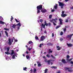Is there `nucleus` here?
<instances>
[{
    "instance_id": "f257e3e1",
    "label": "nucleus",
    "mask_w": 73,
    "mask_h": 73,
    "mask_svg": "<svg viewBox=\"0 0 73 73\" xmlns=\"http://www.w3.org/2000/svg\"><path fill=\"white\" fill-rule=\"evenodd\" d=\"M13 40H15V37H13V38H11H11H9V45H11L12 44V42H13Z\"/></svg>"
},
{
    "instance_id": "f03ea898",
    "label": "nucleus",
    "mask_w": 73,
    "mask_h": 73,
    "mask_svg": "<svg viewBox=\"0 0 73 73\" xmlns=\"http://www.w3.org/2000/svg\"><path fill=\"white\" fill-rule=\"evenodd\" d=\"M64 69L65 70H68V72H72L73 71L72 70V68H68L67 67H65L64 68Z\"/></svg>"
},
{
    "instance_id": "7ed1b4c3",
    "label": "nucleus",
    "mask_w": 73,
    "mask_h": 73,
    "mask_svg": "<svg viewBox=\"0 0 73 73\" xmlns=\"http://www.w3.org/2000/svg\"><path fill=\"white\" fill-rule=\"evenodd\" d=\"M59 5V6L61 7V8H63V7L64 5H65V4H64L62 2H58Z\"/></svg>"
},
{
    "instance_id": "20e7f679",
    "label": "nucleus",
    "mask_w": 73,
    "mask_h": 73,
    "mask_svg": "<svg viewBox=\"0 0 73 73\" xmlns=\"http://www.w3.org/2000/svg\"><path fill=\"white\" fill-rule=\"evenodd\" d=\"M0 19L1 20H0V24L4 25L5 24V23L2 21L3 20V18H2L1 16H0Z\"/></svg>"
},
{
    "instance_id": "39448f33",
    "label": "nucleus",
    "mask_w": 73,
    "mask_h": 73,
    "mask_svg": "<svg viewBox=\"0 0 73 73\" xmlns=\"http://www.w3.org/2000/svg\"><path fill=\"white\" fill-rule=\"evenodd\" d=\"M36 8L37 9L40 10L41 11L42 9V5H40L39 6H37Z\"/></svg>"
},
{
    "instance_id": "423d86ee",
    "label": "nucleus",
    "mask_w": 73,
    "mask_h": 73,
    "mask_svg": "<svg viewBox=\"0 0 73 73\" xmlns=\"http://www.w3.org/2000/svg\"><path fill=\"white\" fill-rule=\"evenodd\" d=\"M58 20V19L57 18H55V19H52V20H50V22H52L53 21H54L55 23H57V21Z\"/></svg>"
},
{
    "instance_id": "0eeeda50",
    "label": "nucleus",
    "mask_w": 73,
    "mask_h": 73,
    "mask_svg": "<svg viewBox=\"0 0 73 73\" xmlns=\"http://www.w3.org/2000/svg\"><path fill=\"white\" fill-rule=\"evenodd\" d=\"M45 25H46V26L47 27V26H49V27H50L51 26V23H46V21H44Z\"/></svg>"
},
{
    "instance_id": "6e6552de",
    "label": "nucleus",
    "mask_w": 73,
    "mask_h": 73,
    "mask_svg": "<svg viewBox=\"0 0 73 73\" xmlns=\"http://www.w3.org/2000/svg\"><path fill=\"white\" fill-rule=\"evenodd\" d=\"M73 35V34H71L70 35H68L67 37L70 40H71L72 36Z\"/></svg>"
},
{
    "instance_id": "1a4fd4ad",
    "label": "nucleus",
    "mask_w": 73,
    "mask_h": 73,
    "mask_svg": "<svg viewBox=\"0 0 73 73\" xmlns=\"http://www.w3.org/2000/svg\"><path fill=\"white\" fill-rule=\"evenodd\" d=\"M41 41H43L44 39L45 38V36H42L41 37Z\"/></svg>"
},
{
    "instance_id": "9d476101",
    "label": "nucleus",
    "mask_w": 73,
    "mask_h": 73,
    "mask_svg": "<svg viewBox=\"0 0 73 73\" xmlns=\"http://www.w3.org/2000/svg\"><path fill=\"white\" fill-rule=\"evenodd\" d=\"M53 52V51L51 50V49H49L48 52V54H50V53H52Z\"/></svg>"
},
{
    "instance_id": "9b49d317",
    "label": "nucleus",
    "mask_w": 73,
    "mask_h": 73,
    "mask_svg": "<svg viewBox=\"0 0 73 73\" xmlns=\"http://www.w3.org/2000/svg\"><path fill=\"white\" fill-rule=\"evenodd\" d=\"M37 63L38 64V67H40V66H41V64H40V63L39 62H37Z\"/></svg>"
},
{
    "instance_id": "f8f14e48",
    "label": "nucleus",
    "mask_w": 73,
    "mask_h": 73,
    "mask_svg": "<svg viewBox=\"0 0 73 73\" xmlns=\"http://www.w3.org/2000/svg\"><path fill=\"white\" fill-rule=\"evenodd\" d=\"M72 59H73L72 58H71L70 59H69V58H67L66 59V60H67V62H70V61H72Z\"/></svg>"
},
{
    "instance_id": "ddd939ff",
    "label": "nucleus",
    "mask_w": 73,
    "mask_h": 73,
    "mask_svg": "<svg viewBox=\"0 0 73 73\" xmlns=\"http://www.w3.org/2000/svg\"><path fill=\"white\" fill-rule=\"evenodd\" d=\"M59 21L60 22V25H61L62 24V21H63L62 20V19H59Z\"/></svg>"
},
{
    "instance_id": "4468645a",
    "label": "nucleus",
    "mask_w": 73,
    "mask_h": 73,
    "mask_svg": "<svg viewBox=\"0 0 73 73\" xmlns=\"http://www.w3.org/2000/svg\"><path fill=\"white\" fill-rule=\"evenodd\" d=\"M44 24L42 23V25H41V27H43V28H44V29L45 28V25H45V22H44Z\"/></svg>"
},
{
    "instance_id": "2eb2a0df",
    "label": "nucleus",
    "mask_w": 73,
    "mask_h": 73,
    "mask_svg": "<svg viewBox=\"0 0 73 73\" xmlns=\"http://www.w3.org/2000/svg\"><path fill=\"white\" fill-rule=\"evenodd\" d=\"M62 62H63V63H64V64L66 63V62L65 61V59H62Z\"/></svg>"
},
{
    "instance_id": "dca6fc26",
    "label": "nucleus",
    "mask_w": 73,
    "mask_h": 73,
    "mask_svg": "<svg viewBox=\"0 0 73 73\" xmlns=\"http://www.w3.org/2000/svg\"><path fill=\"white\" fill-rule=\"evenodd\" d=\"M41 12H42V13H45L46 12V10L44 9L43 10H41Z\"/></svg>"
},
{
    "instance_id": "f3484780",
    "label": "nucleus",
    "mask_w": 73,
    "mask_h": 73,
    "mask_svg": "<svg viewBox=\"0 0 73 73\" xmlns=\"http://www.w3.org/2000/svg\"><path fill=\"white\" fill-rule=\"evenodd\" d=\"M67 46H68L69 47H72V44H68V43H67Z\"/></svg>"
},
{
    "instance_id": "a211bd4d",
    "label": "nucleus",
    "mask_w": 73,
    "mask_h": 73,
    "mask_svg": "<svg viewBox=\"0 0 73 73\" xmlns=\"http://www.w3.org/2000/svg\"><path fill=\"white\" fill-rule=\"evenodd\" d=\"M61 16L62 17H65V16H66L67 15L65 14H61Z\"/></svg>"
},
{
    "instance_id": "6ab92c4d",
    "label": "nucleus",
    "mask_w": 73,
    "mask_h": 73,
    "mask_svg": "<svg viewBox=\"0 0 73 73\" xmlns=\"http://www.w3.org/2000/svg\"><path fill=\"white\" fill-rule=\"evenodd\" d=\"M57 48H58L57 49V50H60L61 49V48L60 47H59V46H56Z\"/></svg>"
},
{
    "instance_id": "aec40b11",
    "label": "nucleus",
    "mask_w": 73,
    "mask_h": 73,
    "mask_svg": "<svg viewBox=\"0 0 73 73\" xmlns=\"http://www.w3.org/2000/svg\"><path fill=\"white\" fill-rule=\"evenodd\" d=\"M51 68H52V69H57V66H52L51 67Z\"/></svg>"
},
{
    "instance_id": "412c9836",
    "label": "nucleus",
    "mask_w": 73,
    "mask_h": 73,
    "mask_svg": "<svg viewBox=\"0 0 73 73\" xmlns=\"http://www.w3.org/2000/svg\"><path fill=\"white\" fill-rule=\"evenodd\" d=\"M14 54V50H11V55H13Z\"/></svg>"
},
{
    "instance_id": "4be33fe9",
    "label": "nucleus",
    "mask_w": 73,
    "mask_h": 73,
    "mask_svg": "<svg viewBox=\"0 0 73 73\" xmlns=\"http://www.w3.org/2000/svg\"><path fill=\"white\" fill-rule=\"evenodd\" d=\"M57 4H56V5L54 6V8L56 9H57Z\"/></svg>"
},
{
    "instance_id": "5701e85b",
    "label": "nucleus",
    "mask_w": 73,
    "mask_h": 73,
    "mask_svg": "<svg viewBox=\"0 0 73 73\" xmlns=\"http://www.w3.org/2000/svg\"><path fill=\"white\" fill-rule=\"evenodd\" d=\"M5 34H6L7 36L8 37V33H7V32L6 31H5Z\"/></svg>"
},
{
    "instance_id": "b1692460",
    "label": "nucleus",
    "mask_w": 73,
    "mask_h": 73,
    "mask_svg": "<svg viewBox=\"0 0 73 73\" xmlns=\"http://www.w3.org/2000/svg\"><path fill=\"white\" fill-rule=\"evenodd\" d=\"M50 62H51L50 60H48L47 61V62H48V65H50Z\"/></svg>"
},
{
    "instance_id": "393cba45",
    "label": "nucleus",
    "mask_w": 73,
    "mask_h": 73,
    "mask_svg": "<svg viewBox=\"0 0 73 73\" xmlns=\"http://www.w3.org/2000/svg\"><path fill=\"white\" fill-rule=\"evenodd\" d=\"M37 71V70H36V68H34L33 69V73H36V72Z\"/></svg>"
},
{
    "instance_id": "a878e982",
    "label": "nucleus",
    "mask_w": 73,
    "mask_h": 73,
    "mask_svg": "<svg viewBox=\"0 0 73 73\" xmlns=\"http://www.w3.org/2000/svg\"><path fill=\"white\" fill-rule=\"evenodd\" d=\"M9 52L8 51L5 52V53L6 54H7L8 55V54H10V53H9Z\"/></svg>"
},
{
    "instance_id": "bb28decb",
    "label": "nucleus",
    "mask_w": 73,
    "mask_h": 73,
    "mask_svg": "<svg viewBox=\"0 0 73 73\" xmlns=\"http://www.w3.org/2000/svg\"><path fill=\"white\" fill-rule=\"evenodd\" d=\"M48 72V69L46 68L44 70V73H46Z\"/></svg>"
},
{
    "instance_id": "cd10ccee",
    "label": "nucleus",
    "mask_w": 73,
    "mask_h": 73,
    "mask_svg": "<svg viewBox=\"0 0 73 73\" xmlns=\"http://www.w3.org/2000/svg\"><path fill=\"white\" fill-rule=\"evenodd\" d=\"M12 27H13V28H14V29H15V28H16V26H15V25H13L12 26Z\"/></svg>"
},
{
    "instance_id": "c85d7f7f",
    "label": "nucleus",
    "mask_w": 73,
    "mask_h": 73,
    "mask_svg": "<svg viewBox=\"0 0 73 73\" xmlns=\"http://www.w3.org/2000/svg\"><path fill=\"white\" fill-rule=\"evenodd\" d=\"M26 57L27 60H29V56L28 55H26Z\"/></svg>"
},
{
    "instance_id": "c756f323",
    "label": "nucleus",
    "mask_w": 73,
    "mask_h": 73,
    "mask_svg": "<svg viewBox=\"0 0 73 73\" xmlns=\"http://www.w3.org/2000/svg\"><path fill=\"white\" fill-rule=\"evenodd\" d=\"M54 21H53L52 22H51V23H52L54 25V26H56V23H54V22H53Z\"/></svg>"
},
{
    "instance_id": "7c9ffc66",
    "label": "nucleus",
    "mask_w": 73,
    "mask_h": 73,
    "mask_svg": "<svg viewBox=\"0 0 73 73\" xmlns=\"http://www.w3.org/2000/svg\"><path fill=\"white\" fill-rule=\"evenodd\" d=\"M13 20V17L12 16H11V19L10 21H12Z\"/></svg>"
},
{
    "instance_id": "2f4dec72",
    "label": "nucleus",
    "mask_w": 73,
    "mask_h": 73,
    "mask_svg": "<svg viewBox=\"0 0 73 73\" xmlns=\"http://www.w3.org/2000/svg\"><path fill=\"white\" fill-rule=\"evenodd\" d=\"M37 13H40V10L37 9Z\"/></svg>"
},
{
    "instance_id": "473e14b6",
    "label": "nucleus",
    "mask_w": 73,
    "mask_h": 73,
    "mask_svg": "<svg viewBox=\"0 0 73 73\" xmlns=\"http://www.w3.org/2000/svg\"><path fill=\"white\" fill-rule=\"evenodd\" d=\"M29 44H31L33 43L31 41H30L29 42Z\"/></svg>"
},
{
    "instance_id": "72a5a7b5",
    "label": "nucleus",
    "mask_w": 73,
    "mask_h": 73,
    "mask_svg": "<svg viewBox=\"0 0 73 73\" xmlns=\"http://www.w3.org/2000/svg\"><path fill=\"white\" fill-rule=\"evenodd\" d=\"M18 26H19V27H21V24L20 23H19L17 24Z\"/></svg>"
},
{
    "instance_id": "f704fd0d",
    "label": "nucleus",
    "mask_w": 73,
    "mask_h": 73,
    "mask_svg": "<svg viewBox=\"0 0 73 73\" xmlns=\"http://www.w3.org/2000/svg\"><path fill=\"white\" fill-rule=\"evenodd\" d=\"M7 52H9V47H8L7 48Z\"/></svg>"
},
{
    "instance_id": "c9c22d12",
    "label": "nucleus",
    "mask_w": 73,
    "mask_h": 73,
    "mask_svg": "<svg viewBox=\"0 0 73 73\" xmlns=\"http://www.w3.org/2000/svg\"><path fill=\"white\" fill-rule=\"evenodd\" d=\"M49 19H52V15H50L49 16Z\"/></svg>"
},
{
    "instance_id": "e433bc0d",
    "label": "nucleus",
    "mask_w": 73,
    "mask_h": 73,
    "mask_svg": "<svg viewBox=\"0 0 73 73\" xmlns=\"http://www.w3.org/2000/svg\"><path fill=\"white\" fill-rule=\"evenodd\" d=\"M4 30H6V31H8L9 30V29H7L5 28H4Z\"/></svg>"
},
{
    "instance_id": "4c0bfd02",
    "label": "nucleus",
    "mask_w": 73,
    "mask_h": 73,
    "mask_svg": "<svg viewBox=\"0 0 73 73\" xmlns=\"http://www.w3.org/2000/svg\"><path fill=\"white\" fill-rule=\"evenodd\" d=\"M51 57H52V58H53V59H55V58H55V57H54V56H53V55H51Z\"/></svg>"
},
{
    "instance_id": "58836bf2",
    "label": "nucleus",
    "mask_w": 73,
    "mask_h": 73,
    "mask_svg": "<svg viewBox=\"0 0 73 73\" xmlns=\"http://www.w3.org/2000/svg\"><path fill=\"white\" fill-rule=\"evenodd\" d=\"M27 69V67H25L23 68V70H26V71H27V70H26Z\"/></svg>"
},
{
    "instance_id": "ea45409f",
    "label": "nucleus",
    "mask_w": 73,
    "mask_h": 73,
    "mask_svg": "<svg viewBox=\"0 0 73 73\" xmlns=\"http://www.w3.org/2000/svg\"><path fill=\"white\" fill-rule=\"evenodd\" d=\"M46 56L48 57V58H50V56L49 54H47Z\"/></svg>"
},
{
    "instance_id": "a19ab883",
    "label": "nucleus",
    "mask_w": 73,
    "mask_h": 73,
    "mask_svg": "<svg viewBox=\"0 0 73 73\" xmlns=\"http://www.w3.org/2000/svg\"><path fill=\"white\" fill-rule=\"evenodd\" d=\"M12 57L13 58V59H15V55H13Z\"/></svg>"
},
{
    "instance_id": "79ce46f5",
    "label": "nucleus",
    "mask_w": 73,
    "mask_h": 73,
    "mask_svg": "<svg viewBox=\"0 0 73 73\" xmlns=\"http://www.w3.org/2000/svg\"><path fill=\"white\" fill-rule=\"evenodd\" d=\"M15 20L17 23H19V21H18V20H17L16 19H15Z\"/></svg>"
},
{
    "instance_id": "37998d69",
    "label": "nucleus",
    "mask_w": 73,
    "mask_h": 73,
    "mask_svg": "<svg viewBox=\"0 0 73 73\" xmlns=\"http://www.w3.org/2000/svg\"><path fill=\"white\" fill-rule=\"evenodd\" d=\"M63 35V32L62 31H61L60 33V35L61 36H62Z\"/></svg>"
},
{
    "instance_id": "c03bdc74",
    "label": "nucleus",
    "mask_w": 73,
    "mask_h": 73,
    "mask_svg": "<svg viewBox=\"0 0 73 73\" xmlns=\"http://www.w3.org/2000/svg\"><path fill=\"white\" fill-rule=\"evenodd\" d=\"M40 22H41V23H42V22L43 21V19H40Z\"/></svg>"
},
{
    "instance_id": "a18cd8bd",
    "label": "nucleus",
    "mask_w": 73,
    "mask_h": 73,
    "mask_svg": "<svg viewBox=\"0 0 73 73\" xmlns=\"http://www.w3.org/2000/svg\"><path fill=\"white\" fill-rule=\"evenodd\" d=\"M63 40H64V39H63V38H60V41H63Z\"/></svg>"
},
{
    "instance_id": "49530a36",
    "label": "nucleus",
    "mask_w": 73,
    "mask_h": 73,
    "mask_svg": "<svg viewBox=\"0 0 73 73\" xmlns=\"http://www.w3.org/2000/svg\"><path fill=\"white\" fill-rule=\"evenodd\" d=\"M32 48H30V47H29L28 48V50H29V51H31V49H32Z\"/></svg>"
},
{
    "instance_id": "de8ad7c7",
    "label": "nucleus",
    "mask_w": 73,
    "mask_h": 73,
    "mask_svg": "<svg viewBox=\"0 0 73 73\" xmlns=\"http://www.w3.org/2000/svg\"><path fill=\"white\" fill-rule=\"evenodd\" d=\"M35 38L36 39V40H37L38 39V38L37 36H35Z\"/></svg>"
},
{
    "instance_id": "09e8293b",
    "label": "nucleus",
    "mask_w": 73,
    "mask_h": 73,
    "mask_svg": "<svg viewBox=\"0 0 73 73\" xmlns=\"http://www.w3.org/2000/svg\"><path fill=\"white\" fill-rule=\"evenodd\" d=\"M70 57V56H69V55H67L66 56L67 58H69Z\"/></svg>"
},
{
    "instance_id": "8fccbe9b",
    "label": "nucleus",
    "mask_w": 73,
    "mask_h": 73,
    "mask_svg": "<svg viewBox=\"0 0 73 73\" xmlns=\"http://www.w3.org/2000/svg\"><path fill=\"white\" fill-rule=\"evenodd\" d=\"M60 26H56V29H58V28H60Z\"/></svg>"
},
{
    "instance_id": "3c124183",
    "label": "nucleus",
    "mask_w": 73,
    "mask_h": 73,
    "mask_svg": "<svg viewBox=\"0 0 73 73\" xmlns=\"http://www.w3.org/2000/svg\"><path fill=\"white\" fill-rule=\"evenodd\" d=\"M64 32H66V29L64 28Z\"/></svg>"
},
{
    "instance_id": "603ef678",
    "label": "nucleus",
    "mask_w": 73,
    "mask_h": 73,
    "mask_svg": "<svg viewBox=\"0 0 73 73\" xmlns=\"http://www.w3.org/2000/svg\"><path fill=\"white\" fill-rule=\"evenodd\" d=\"M64 12H65V11H62V15H63L64 14Z\"/></svg>"
},
{
    "instance_id": "864d4df0",
    "label": "nucleus",
    "mask_w": 73,
    "mask_h": 73,
    "mask_svg": "<svg viewBox=\"0 0 73 73\" xmlns=\"http://www.w3.org/2000/svg\"><path fill=\"white\" fill-rule=\"evenodd\" d=\"M50 61H52V62H54V60H50Z\"/></svg>"
},
{
    "instance_id": "5fc2aeb1",
    "label": "nucleus",
    "mask_w": 73,
    "mask_h": 73,
    "mask_svg": "<svg viewBox=\"0 0 73 73\" xmlns=\"http://www.w3.org/2000/svg\"><path fill=\"white\" fill-rule=\"evenodd\" d=\"M30 71L31 72H33V69H32V68H31Z\"/></svg>"
},
{
    "instance_id": "6e6d98bb",
    "label": "nucleus",
    "mask_w": 73,
    "mask_h": 73,
    "mask_svg": "<svg viewBox=\"0 0 73 73\" xmlns=\"http://www.w3.org/2000/svg\"><path fill=\"white\" fill-rule=\"evenodd\" d=\"M54 11V10L52 9V10H51V12H53Z\"/></svg>"
},
{
    "instance_id": "4d7b16f0",
    "label": "nucleus",
    "mask_w": 73,
    "mask_h": 73,
    "mask_svg": "<svg viewBox=\"0 0 73 73\" xmlns=\"http://www.w3.org/2000/svg\"><path fill=\"white\" fill-rule=\"evenodd\" d=\"M65 22L66 23H68V20L67 19L65 21Z\"/></svg>"
},
{
    "instance_id": "13d9d810",
    "label": "nucleus",
    "mask_w": 73,
    "mask_h": 73,
    "mask_svg": "<svg viewBox=\"0 0 73 73\" xmlns=\"http://www.w3.org/2000/svg\"><path fill=\"white\" fill-rule=\"evenodd\" d=\"M20 26H19V27H18L17 29L18 30H19V29H20Z\"/></svg>"
},
{
    "instance_id": "bf43d9fd",
    "label": "nucleus",
    "mask_w": 73,
    "mask_h": 73,
    "mask_svg": "<svg viewBox=\"0 0 73 73\" xmlns=\"http://www.w3.org/2000/svg\"><path fill=\"white\" fill-rule=\"evenodd\" d=\"M40 31H41H41H42V27H41V28L40 29Z\"/></svg>"
},
{
    "instance_id": "052dcab7",
    "label": "nucleus",
    "mask_w": 73,
    "mask_h": 73,
    "mask_svg": "<svg viewBox=\"0 0 73 73\" xmlns=\"http://www.w3.org/2000/svg\"><path fill=\"white\" fill-rule=\"evenodd\" d=\"M70 64H73V62L72 61H71Z\"/></svg>"
},
{
    "instance_id": "680f3d73",
    "label": "nucleus",
    "mask_w": 73,
    "mask_h": 73,
    "mask_svg": "<svg viewBox=\"0 0 73 73\" xmlns=\"http://www.w3.org/2000/svg\"><path fill=\"white\" fill-rule=\"evenodd\" d=\"M52 37H54V33H52Z\"/></svg>"
},
{
    "instance_id": "e2e57ef3",
    "label": "nucleus",
    "mask_w": 73,
    "mask_h": 73,
    "mask_svg": "<svg viewBox=\"0 0 73 73\" xmlns=\"http://www.w3.org/2000/svg\"><path fill=\"white\" fill-rule=\"evenodd\" d=\"M39 47L40 48H41V47H42V46L41 45V44H40Z\"/></svg>"
},
{
    "instance_id": "0e129e2a",
    "label": "nucleus",
    "mask_w": 73,
    "mask_h": 73,
    "mask_svg": "<svg viewBox=\"0 0 73 73\" xmlns=\"http://www.w3.org/2000/svg\"><path fill=\"white\" fill-rule=\"evenodd\" d=\"M60 71H58L57 72H56L57 73H60Z\"/></svg>"
},
{
    "instance_id": "69168bd1",
    "label": "nucleus",
    "mask_w": 73,
    "mask_h": 73,
    "mask_svg": "<svg viewBox=\"0 0 73 73\" xmlns=\"http://www.w3.org/2000/svg\"><path fill=\"white\" fill-rule=\"evenodd\" d=\"M44 61L45 62H48V61H47V60H45Z\"/></svg>"
},
{
    "instance_id": "338daca9",
    "label": "nucleus",
    "mask_w": 73,
    "mask_h": 73,
    "mask_svg": "<svg viewBox=\"0 0 73 73\" xmlns=\"http://www.w3.org/2000/svg\"><path fill=\"white\" fill-rule=\"evenodd\" d=\"M1 37V33L0 32V38Z\"/></svg>"
},
{
    "instance_id": "774afa93",
    "label": "nucleus",
    "mask_w": 73,
    "mask_h": 73,
    "mask_svg": "<svg viewBox=\"0 0 73 73\" xmlns=\"http://www.w3.org/2000/svg\"><path fill=\"white\" fill-rule=\"evenodd\" d=\"M47 33L46 31H45L44 32V33Z\"/></svg>"
}]
</instances>
